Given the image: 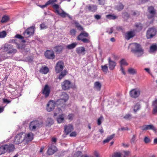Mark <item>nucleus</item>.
<instances>
[{
	"mask_svg": "<svg viewBox=\"0 0 157 157\" xmlns=\"http://www.w3.org/2000/svg\"><path fill=\"white\" fill-rule=\"evenodd\" d=\"M135 26L136 28V30L138 32L141 31L143 29L142 24L140 23H136Z\"/></svg>",
	"mask_w": 157,
	"mask_h": 157,
	"instance_id": "obj_29",
	"label": "nucleus"
},
{
	"mask_svg": "<svg viewBox=\"0 0 157 157\" xmlns=\"http://www.w3.org/2000/svg\"><path fill=\"white\" fill-rule=\"evenodd\" d=\"M113 28L112 27L108 29L106 31V32L108 33L109 34H111L113 33Z\"/></svg>",
	"mask_w": 157,
	"mask_h": 157,
	"instance_id": "obj_54",
	"label": "nucleus"
},
{
	"mask_svg": "<svg viewBox=\"0 0 157 157\" xmlns=\"http://www.w3.org/2000/svg\"><path fill=\"white\" fill-rule=\"evenodd\" d=\"M77 44L76 43H73L67 46L66 48L68 49H72L75 48L77 45Z\"/></svg>",
	"mask_w": 157,
	"mask_h": 157,
	"instance_id": "obj_32",
	"label": "nucleus"
},
{
	"mask_svg": "<svg viewBox=\"0 0 157 157\" xmlns=\"http://www.w3.org/2000/svg\"><path fill=\"white\" fill-rule=\"evenodd\" d=\"M17 40L12 39V40H10L9 42L10 43H15L17 44Z\"/></svg>",
	"mask_w": 157,
	"mask_h": 157,
	"instance_id": "obj_62",
	"label": "nucleus"
},
{
	"mask_svg": "<svg viewBox=\"0 0 157 157\" xmlns=\"http://www.w3.org/2000/svg\"><path fill=\"white\" fill-rule=\"evenodd\" d=\"M76 135V132H73L70 133V136L71 137H75Z\"/></svg>",
	"mask_w": 157,
	"mask_h": 157,
	"instance_id": "obj_60",
	"label": "nucleus"
},
{
	"mask_svg": "<svg viewBox=\"0 0 157 157\" xmlns=\"http://www.w3.org/2000/svg\"><path fill=\"white\" fill-rule=\"evenodd\" d=\"M64 120V115H60L57 118V121L58 123H60L62 122Z\"/></svg>",
	"mask_w": 157,
	"mask_h": 157,
	"instance_id": "obj_31",
	"label": "nucleus"
},
{
	"mask_svg": "<svg viewBox=\"0 0 157 157\" xmlns=\"http://www.w3.org/2000/svg\"><path fill=\"white\" fill-rule=\"evenodd\" d=\"M135 31V30H133L128 32L125 34V39L128 40L133 37L136 35Z\"/></svg>",
	"mask_w": 157,
	"mask_h": 157,
	"instance_id": "obj_18",
	"label": "nucleus"
},
{
	"mask_svg": "<svg viewBox=\"0 0 157 157\" xmlns=\"http://www.w3.org/2000/svg\"><path fill=\"white\" fill-rule=\"evenodd\" d=\"M40 26L41 29H46L48 28L47 26L44 23L41 24L40 25Z\"/></svg>",
	"mask_w": 157,
	"mask_h": 157,
	"instance_id": "obj_53",
	"label": "nucleus"
},
{
	"mask_svg": "<svg viewBox=\"0 0 157 157\" xmlns=\"http://www.w3.org/2000/svg\"><path fill=\"white\" fill-rule=\"evenodd\" d=\"M74 117V115L73 114L71 113L69 114L67 116V118L68 120H72Z\"/></svg>",
	"mask_w": 157,
	"mask_h": 157,
	"instance_id": "obj_56",
	"label": "nucleus"
},
{
	"mask_svg": "<svg viewBox=\"0 0 157 157\" xmlns=\"http://www.w3.org/2000/svg\"><path fill=\"white\" fill-rule=\"evenodd\" d=\"M31 125H33V126L31 130H33L36 128L41 127L43 125V123L41 121H35L30 123V126Z\"/></svg>",
	"mask_w": 157,
	"mask_h": 157,
	"instance_id": "obj_9",
	"label": "nucleus"
},
{
	"mask_svg": "<svg viewBox=\"0 0 157 157\" xmlns=\"http://www.w3.org/2000/svg\"><path fill=\"white\" fill-rule=\"evenodd\" d=\"M73 130V127L71 124L65 125L64 127V131L66 135L68 134Z\"/></svg>",
	"mask_w": 157,
	"mask_h": 157,
	"instance_id": "obj_20",
	"label": "nucleus"
},
{
	"mask_svg": "<svg viewBox=\"0 0 157 157\" xmlns=\"http://www.w3.org/2000/svg\"><path fill=\"white\" fill-rule=\"evenodd\" d=\"M29 133L27 135L24 132H21L17 134L14 139V143L16 144H18L23 142L25 144H29Z\"/></svg>",
	"mask_w": 157,
	"mask_h": 157,
	"instance_id": "obj_1",
	"label": "nucleus"
},
{
	"mask_svg": "<svg viewBox=\"0 0 157 157\" xmlns=\"http://www.w3.org/2000/svg\"><path fill=\"white\" fill-rule=\"evenodd\" d=\"M55 102L53 101H50L48 103L46 106V110L48 112L52 111L55 107Z\"/></svg>",
	"mask_w": 157,
	"mask_h": 157,
	"instance_id": "obj_13",
	"label": "nucleus"
},
{
	"mask_svg": "<svg viewBox=\"0 0 157 157\" xmlns=\"http://www.w3.org/2000/svg\"><path fill=\"white\" fill-rule=\"evenodd\" d=\"M147 11L150 14L148 16V18L149 19H151L154 17L156 14V10L153 6H148L147 8Z\"/></svg>",
	"mask_w": 157,
	"mask_h": 157,
	"instance_id": "obj_11",
	"label": "nucleus"
},
{
	"mask_svg": "<svg viewBox=\"0 0 157 157\" xmlns=\"http://www.w3.org/2000/svg\"><path fill=\"white\" fill-rule=\"evenodd\" d=\"M52 7L55 10V13H59V12L60 11L59 10V6L58 4H55L52 5Z\"/></svg>",
	"mask_w": 157,
	"mask_h": 157,
	"instance_id": "obj_41",
	"label": "nucleus"
},
{
	"mask_svg": "<svg viewBox=\"0 0 157 157\" xmlns=\"http://www.w3.org/2000/svg\"><path fill=\"white\" fill-rule=\"evenodd\" d=\"M6 35V33L5 31H3L0 32V38H3L5 37Z\"/></svg>",
	"mask_w": 157,
	"mask_h": 157,
	"instance_id": "obj_48",
	"label": "nucleus"
},
{
	"mask_svg": "<svg viewBox=\"0 0 157 157\" xmlns=\"http://www.w3.org/2000/svg\"><path fill=\"white\" fill-rule=\"evenodd\" d=\"M94 18L95 19L98 20L101 19V16L99 15H96L94 16Z\"/></svg>",
	"mask_w": 157,
	"mask_h": 157,
	"instance_id": "obj_64",
	"label": "nucleus"
},
{
	"mask_svg": "<svg viewBox=\"0 0 157 157\" xmlns=\"http://www.w3.org/2000/svg\"><path fill=\"white\" fill-rule=\"evenodd\" d=\"M2 101L4 103L9 104L11 102V100H9L6 98H3L2 99Z\"/></svg>",
	"mask_w": 157,
	"mask_h": 157,
	"instance_id": "obj_55",
	"label": "nucleus"
},
{
	"mask_svg": "<svg viewBox=\"0 0 157 157\" xmlns=\"http://www.w3.org/2000/svg\"><path fill=\"white\" fill-rule=\"evenodd\" d=\"M89 11L91 12H95L97 10V7L96 5H89L88 6H86Z\"/></svg>",
	"mask_w": 157,
	"mask_h": 157,
	"instance_id": "obj_25",
	"label": "nucleus"
},
{
	"mask_svg": "<svg viewBox=\"0 0 157 157\" xmlns=\"http://www.w3.org/2000/svg\"><path fill=\"white\" fill-rule=\"evenodd\" d=\"M131 52L134 54H137L138 56H140L144 53V50L140 44L133 43L130 44Z\"/></svg>",
	"mask_w": 157,
	"mask_h": 157,
	"instance_id": "obj_3",
	"label": "nucleus"
},
{
	"mask_svg": "<svg viewBox=\"0 0 157 157\" xmlns=\"http://www.w3.org/2000/svg\"><path fill=\"white\" fill-rule=\"evenodd\" d=\"M140 108V105L139 103H137L134 107L133 111L135 113H136Z\"/></svg>",
	"mask_w": 157,
	"mask_h": 157,
	"instance_id": "obj_37",
	"label": "nucleus"
},
{
	"mask_svg": "<svg viewBox=\"0 0 157 157\" xmlns=\"http://www.w3.org/2000/svg\"><path fill=\"white\" fill-rule=\"evenodd\" d=\"M131 115L129 114L126 115L124 117V118L126 119H130L131 117Z\"/></svg>",
	"mask_w": 157,
	"mask_h": 157,
	"instance_id": "obj_58",
	"label": "nucleus"
},
{
	"mask_svg": "<svg viewBox=\"0 0 157 157\" xmlns=\"http://www.w3.org/2000/svg\"><path fill=\"white\" fill-rule=\"evenodd\" d=\"M76 31L75 29H72L70 31V34L72 36H75L76 34Z\"/></svg>",
	"mask_w": 157,
	"mask_h": 157,
	"instance_id": "obj_51",
	"label": "nucleus"
},
{
	"mask_svg": "<svg viewBox=\"0 0 157 157\" xmlns=\"http://www.w3.org/2000/svg\"><path fill=\"white\" fill-rule=\"evenodd\" d=\"M55 51L57 53L61 52L63 49V47L61 45H57L54 47Z\"/></svg>",
	"mask_w": 157,
	"mask_h": 157,
	"instance_id": "obj_24",
	"label": "nucleus"
},
{
	"mask_svg": "<svg viewBox=\"0 0 157 157\" xmlns=\"http://www.w3.org/2000/svg\"><path fill=\"white\" fill-rule=\"evenodd\" d=\"M101 70L104 72L106 73L108 70V67L107 64L101 66Z\"/></svg>",
	"mask_w": 157,
	"mask_h": 157,
	"instance_id": "obj_45",
	"label": "nucleus"
},
{
	"mask_svg": "<svg viewBox=\"0 0 157 157\" xmlns=\"http://www.w3.org/2000/svg\"><path fill=\"white\" fill-rule=\"evenodd\" d=\"M57 14L63 18H65L67 17H68L70 18H71V17L69 14L65 12L62 9H61Z\"/></svg>",
	"mask_w": 157,
	"mask_h": 157,
	"instance_id": "obj_22",
	"label": "nucleus"
},
{
	"mask_svg": "<svg viewBox=\"0 0 157 157\" xmlns=\"http://www.w3.org/2000/svg\"><path fill=\"white\" fill-rule=\"evenodd\" d=\"M74 157H82V152L78 151L75 152L74 155Z\"/></svg>",
	"mask_w": 157,
	"mask_h": 157,
	"instance_id": "obj_38",
	"label": "nucleus"
},
{
	"mask_svg": "<svg viewBox=\"0 0 157 157\" xmlns=\"http://www.w3.org/2000/svg\"><path fill=\"white\" fill-rule=\"evenodd\" d=\"M108 61L110 70H113L116 66V63L114 61L111 60V58L110 57L108 58Z\"/></svg>",
	"mask_w": 157,
	"mask_h": 157,
	"instance_id": "obj_19",
	"label": "nucleus"
},
{
	"mask_svg": "<svg viewBox=\"0 0 157 157\" xmlns=\"http://www.w3.org/2000/svg\"><path fill=\"white\" fill-rule=\"evenodd\" d=\"M103 117L102 116H101L97 120V124L98 125H100L101 123V121L103 119Z\"/></svg>",
	"mask_w": 157,
	"mask_h": 157,
	"instance_id": "obj_52",
	"label": "nucleus"
},
{
	"mask_svg": "<svg viewBox=\"0 0 157 157\" xmlns=\"http://www.w3.org/2000/svg\"><path fill=\"white\" fill-rule=\"evenodd\" d=\"M69 96L67 94L63 92L61 96V98L57 100L56 103L57 105H60L65 103L69 99Z\"/></svg>",
	"mask_w": 157,
	"mask_h": 157,
	"instance_id": "obj_7",
	"label": "nucleus"
},
{
	"mask_svg": "<svg viewBox=\"0 0 157 157\" xmlns=\"http://www.w3.org/2000/svg\"><path fill=\"white\" fill-rule=\"evenodd\" d=\"M136 135H134L132 136V138L130 140V143L131 144H135L136 142Z\"/></svg>",
	"mask_w": 157,
	"mask_h": 157,
	"instance_id": "obj_44",
	"label": "nucleus"
},
{
	"mask_svg": "<svg viewBox=\"0 0 157 157\" xmlns=\"http://www.w3.org/2000/svg\"><path fill=\"white\" fill-rule=\"evenodd\" d=\"M152 105L153 106V113L154 114L157 113V99L153 102Z\"/></svg>",
	"mask_w": 157,
	"mask_h": 157,
	"instance_id": "obj_27",
	"label": "nucleus"
},
{
	"mask_svg": "<svg viewBox=\"0 0 157 157\" xmlns=\"http://www.w3.org/2000/svg\"><path fill=\"white\" fill-rule=\"evenodd\" d=\"M5 145H4L0 147V155H1L6 152V150Z\"/></svg>",
	"mask_w": 157,
	"mask_h": 157,
	"instance_id": "obj_34",
	"label": "nucleus"
},
{
	"mask_svg": "<svg viewBox=\"0 0 157 157\" xmlns=\"http://www.w3.org/2000/svg\"><path fill=\"white\" fill-rule=\"evenodd\" d=\"M5 52H6L8 53L11 54L16 53L17 50L13 48V46L11 44H6L4 46L3 49Z\"/></svg>",
	"mask_w": 157,
	"mask_h": 157,
	"instance_id": "obj_8",
	"label": "nucleus"
},
{
	"mask_svg": "<svg viewBox=\"0 0 157 157\" xmlns=\"http://www.w3.org/2000/svg\"><path fill=\"white\" fill-rule=\"evenodd\" d=\"M124 7L123 5L121 3H120L119 5L117 6L116 7V9L118 11H120L123 9Z\"/></svg>",
	"mask_w": 157,
	"mask_h": 157,
	"instance_id": "obj_40",
	"label": "nucleus"
},
{
	"mask_svg": "<svg viewBox=\"0 0 157 157\" xmlns=\"http://www.w3.org/2000/svg\"><path fill=\"white\" fill-rule=\"evenodd\" d=\"M89 34L85 31L81 33L77 36V40L81 41L84 43H88L90 41V38L88 37Z\"/></svg>",
	"mask_w": 157,
	"mask_h": 157,
	"instance_id": "obj_4",
	"label": "nucleus"
},
{
	"mask_svg": "<svg viewBox=\"0 0 157 157\" xmlns=\"http://www.w3.org/2000/svg\"><path fill=\"white\" fill-rule=\"evenodd\" d=\"M128 72L131 74L134 75L136 73V70L132 68H130L128 70Z\"/></svg>",
	"mask_w": 157,
	"mask_h": 157,
	"instance_id": "obj_43",
	"label": "nucleus"
},
{
	"mask_svg": "<svg viewBox=\"0 0 157 157\" xmlns=\"http://www.w3.org/2000/svg\"><path fill=\"white\" fill-rule=\"evenodd\" d=\"M6 151L10 153L14 151V145L12 144H10L9 145L5 144Z\"/></svg>",
	"mask_w": 157,
	"mask_h": 157,
	"instance_id": "obj_21",
	"label": "nucleus"
},
{
	"mask_svg": "<svg viewBox=\"0 0 157 157\" xmlns=\"http://www.w3.org/2000/svg\"><path fill=\"white\" fill-rule=\"evenodd\" d=\"M141 128L143 131L151 130L155 132H156V128L152 124L144 125L141 126Z\"/></svg>",
	"mask_w": 157,
	"mask_h": 157,
	"instance_id": "obj_17",
	"label": "nucleus"
},
{
	"mask_svg": "<svg viewBox=\"0 0 157 157\" xmlns=\"http://www.w3.org/2000/svg\"><path fill=\"white\" fill-rule=\"evenodd\" d=\"M57 2V0H49L46 3L48 5H49L50 4H52L55 2Z\"/></svg>",
	"mask_w": 157,
	"mask_h": 157,
	"instance_id": "obj_49",
	"label": "nucleus"
},
{
	"mask_svg": "<svg viewBox=\"0 0 157 157\" xmlns=\"http://www.w3.org/2000/svg\"><path fill=\"white\" fill-rule=\"evenodd\" d=\"M50 92V89L48 85H46L44 88L42 90V93L44 96L45 98H47L49 96Z\"/></svg>",
	"mask_w": 157,
	"mask_h": 157,
	"instance_id": "obj_15",
	"label": "nucleus"
},
{
	"mask_svg": "<svg viewBox=\"0 0 157 157\" xmlns=\"http://www.w3.org/2000/svg\"><path fill=\"white\" fill-rule=\"evenodd\" d=\"M76 27L79 31H82L84 29L82 27L78 24L76 25Z\"/></svg>",
	"mask_w": 157,
	"mask_h": 157,
	"instance_id": "obj_57",
	"label": "nucleus"
},
{
	"mask_svg": "<svg viewBox=\"0 0 157 157\" xmlns=\"http://www.w3.org/2000/svg\"><path fill=\"white\" fill-rule=\"evenodd\" d=\"M101 85L99 82H94V88L95 89L98 91H99L101 89Z\"/></svg>",
	"mask_w": 157,
	"mask_h": 157,
	"instance_id": "obj_26",
	"label": "nucleus"
},
{
	"mask_svg": "<svg viewBox=\"0 0 157 157\" xmlns=\"http://www.w3.org/2000/svg\"><path fill=\"white\" fill-rule=\"evenodd\" d=\"M44 55L47 58L49 59H53L55 57V56L53 51L47 50L45 52Z\"/></svg>",
	"mask_w": 157,
	"mask_h": 157,
	"instance_id": "obj_14",
	"label": "nucleus"
},
{
	"mask_svg": "<svg viewBox=\"0 0 157 157\" xmlns=\"http://www.w3.org/2000/svg\"><path fill=\"white\" fill-rule=\"evenodd\" d=\"M9 20V17L6 15L4 16L2 18L1 21V23H4L7 22Z\"/></svg>",
	"mask_w": 157,
	"mask_h": 157,
	"instance_id": "obj_35",
	"label": "nucleus"
},
{
	"mask_svg": "<svg viewBox=\"0 0 157 157\" xmlns=\"http://www.w3.org/2000/svg\"><path fill=\"white\" fill-rule=\"evenodd\" d=\"M16 47L18 49L23 50L25 47V45L23 44L17 43L16 44Z\"/></svg>",
	"mask_w": 157,
	"mask_h": 157,
	"instance_id": "obj_33",
	"label": "nucleus"
},
{
	"mask_svg": "<svg viewBox=\"0 0 157 157\" xmlns=\"http://www.w3.org/2000/svg\"><path fill=\"white\" fill-rule=\"evenodd\" d=\"M157 33V30L154 27L149 28L147 30L146 36L147 39H151L155 36Z\"/></svg>",
	"mask_w": 157,
	"mask_h": 157,
	"instance_id": "obj_6",
	"label": "nucleus"
},
{
	"mask_svg": "<svg viewBox=\"0 0 157 157\" xmlns=\"http://www.w3.org/2000/svg\"><path fill=\"white\" fill-rule=\"evenodd\" d=\"M24 37L23 36L19 34H17L14 36V38H16L21 40V42L25 43L26 40L24 39V37H28L29 36V27H28L23 33Z\"/></svg>",
	"mask_w": 157,
	"mask_h": 157,
	"instance_id": "obj_5",
	"label": "nucleus"
},
{
	"mask_svg": "<svg viewBox=\"0 0 157 157\" xmlns=\"http://www.w3.org/2000/svg\"><path fill=\"white\" fill-rule=\"evenodd\" d=\"M57 151V149L56 147L52 144L49 147L47 152L48 155H52Z\"/></svg>",
	"mask_w": 157,
	"mask_h": 157,
	"instance_id": "obj_16",
	"label": "nucleus"
},
{
	"mask_svg": "<svg viewBox=\"0 0 157 157\" xmlns=\"http://www.w3.org/2000/svg\"><path fill=\"white\" fill-rule=\"evenodd\" d=\"M121 154L119 152H114L112 155V157H121Z\"/></svg>",
	"mask_w": 157,
	"mask_h": 157,
	"instance_id": "obj_47",
	"label": "nucleus"
},
{
	"mask_svg": "<svg viewBox=\"0 0 157 157\" xmlns=\"http://www.w3.org/2000/svg\"><path fill=\"white\" fill-rule=\"evenodd\" d=\"M114 137V135H112L108 137L106 139L103 141V143H105L108 142L110 140H112Z\"/></svg>",
	"mask_w": 157,
	"mask_h": 157,
	"instance_id": "obj_42",
	"label": "nucleus"
},
{
	"mask_svg": "<svg viewBox=\"0 0 157 157\" xmlns=\"http://www.w3.org/2000/svg\"><path fill=\"white\" fill-rule=\"evenodd\" d=\"M106 18L109 19L114 20L117 18V17L113 14H109L106 16Z\"/></svg>",
	"mask_w": 157,
	"mask_h": 157,
	"instance_id": "obj_39",
	"label": "nucleus"
},
{
	"mask_svg": "<svg viewBox=\"0 0 157 157\" xmlns=\"http://www.w3.org/2000/svg\"><path fill=\"white\" fill-rule=\"evenodd\" d=\"M99 4L101 5H104L105 3V0H98Z\"/></svg>",
	"mask_w": 157,
	"mask_h": 157,
	"instance_id": "obj_63",
	"label": "nucleus"
},
{
	"mask_svg": "<svg viewBox=\"0 0 157 157\" xmlns=\"http://www.w3.org/2000/svg\"><path fill=\"white\" fill-rule=\"evenodd\" d=\"M140 92V91L139 89H133L129 92V94L131 97L136 98L139 96Z\"/></svg>",
	"mask_w": 157,
	"mask_h": 157,
	"instance_id": "obj_10",
	"label": "nucleus"
},
{
	"mask_svg": "<svg viewBox=\"0 0 157 157\" xmlns=\"http://www.w3.org/2000/svg\"><path fill=\"white\" fill-rule=\"evenodd\" d=\"M35 29V25L30 27V36L31 35H33L34 33Z\"/></svg>",
	"mask_w": 157,
	"mask_h": 157,
	"instance_id": "obj_46",
	"label": "nucleus"
},
{
	"mask_svg": "<svg viewBox=\"0 0 157 157\" xmlns=\"http://www.w3.org/2000/svg\"><path fill=\"white\" fill-rule=\"evenodd\" d=\"M49 71V68L46 66H42L39 70L40 73L44 74H46Z\"/></svg>",
	"mask_w": 157,
	"mask_h": 157,
	"instance_id": "obj_23",
	"label": "nucleus"
},
{
	"mask_svg": "<svg viewBox=\"0 0 157 157\" xmlns=\"http://www.w3.org/2000/svg\"><path fill=\"white\" fill-rule=\"evenodd\" d=\"M72 86L71 82L68 80L64 81L61 84V87L63 90H67L69 89Z\"/></svg>",
	"mask_w": 157,
	"mask_h": 157,
	"instance_id": "obj_12",
	"label": "nucleus"
},
{
	"mask_svg": "<svg viewBox=\"0 0 157 157\" xmlns=\"http://www.w3.org/2000/svg\"><path fill=\"white\" fill-rule=\"evenodd\" d=\"M144 141L145 143L147 144L150 143L151 140L148 137L146 136L144 138Z\"/></svg>",
	"mask_w": 157,
	"mask_h": 157,
	"instance_id": "obj_50",
	"label": "nucleus"
},
{
	"mask_svg": "<svg viewBox=\"0 0 157 157\" xmlns=\"http://www.w3.org/2000/svg\"><path fill=\"white\" fill-rule=\"evenodd\" d=\"M76 51L78 54H81L85 51V49L84 47H81L77 48Z\"/></svg>",
	"mask_w": 157,
	"mask_h": 157,
	"instance_id": "obj_28",
	"label": "nucleus"
},
{
	"mask_svg": "<svg viewBox=\"0 0 157 157\" xmlns=\"http://www.w3.org/2000/svg\"><path fill=\"white\" fill-rule=\"evenodd\" d=\"M64 67V64L63 62L59 61L56 63L55 67V71L56 73H59L62 71L59 75V78L61 80L67 74V71L66 70H62Z\"/></svg>",
	"mask_w": 157,
	"mask_h": 157,
	"instance_id": "obj_2",
	"label": "nucleus"
},
{
	"mask_svg": "<svg viewBox=\"0 0 157 157\" xmlns=\"http://www.w3.org/2000/svg\"><path fill=\"white\" fill-rule=\"evenodd\" d=\"M123 15L124 17H127L128 18L129 17V15L128 13L127 12H125L124 13H123Z\"/></svg>",
	"mask_w": 157,
	"mask_h": 157,
	"instance_id": "obj_61",
	"label": "nucleus"
},
{
	"mask_svg": "<svg viewBox=\"0 0 157 157\" xmlns=\"http://www.w3.org/2000/svg\"><path fill=\"white\" fill-rule=\"evenodd\" d=\"M157 50V45L155 44H152L150 48L149 52L151 53L154 52Z\"/></svg>",
	"mask_w": 157,
	"mask_h": 157,
	"instance_id": "obj_30",
	"label": "nucleus"
},
{
	"mask_svg": "<svg viewBox=\"0 0 157 157\" xmlns=\"http://www.w3.org/2000/svg\"><path fill=\"white\" fill-rule=\"evenodd\" d=\"M124 155L123 156L124 157H127L129 155L130 153V152L129 151H124Z\"/></svg>",
	"mask_w": 157,
	"mask_h": 157,
	"instance_id": "obj_59",
	"label": "nucleus"
},
{
	"mask_svg": "<svg viewBox=\"0 0 157 157\" xmlns=\"http://www.w3.org/2000/svg\"><path fill=\"white\" fill-rule=\"evenodd\" d=\"M119 63L120 64V66H123L124 65L127 66L128 65V63L124 59H122L120 61Z\"/></svg>",
	"mask_w": 157,
	"mask_h": 157,
	"instance_id": "obj_36",
	"label": "nucleus"
}]
</instances>
